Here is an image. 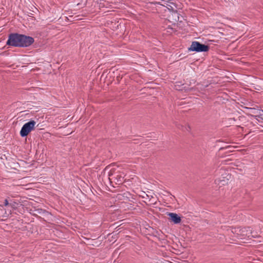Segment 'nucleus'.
I'll return each mask as SVG.
<instances>
[{
  "instance_id": "1",
  "label": "nucleus",
  "mask_w": 263,
  "mask_h": 263,
  "mask_svg": "<svg viewBox=\"0 0 263 263\" xmlns=\"http://www.w3.org/2000/svg\"><path fill=\"white\" fill-rule=\"evenodd\" d=\"M34 42L30 36L17 33L10 34L7 41V45L14 47H28Z\"/></svg>"
},
{
  "instance_id": "2",
  "label": "nucleus",
  "mask_w": 263,
  "mask_h": 263,
  "mask_svg": "<svg viewBox=\"0 0 263 263\" xmlns=\"http://www.w3.org/2000/svg\"><path fill=\"white\" fill-rule=\"evenodd\" d=\"M231 232L234 234L236 238L240 239H243L246 238H250L251 237H256L255 235L252 234V230L249 227L232 228L231 229Z\"/></svg>"
},
{
  "instance_id": "3",
  "label": "nucleus",
  "mask_w": 263,
  "mask_h": 263,
  "mask_svg": "<svg viewBox=\"0 0 263 263\" xmlns=\"http://www.w3.org/2000/svg\"><path fill=\"white\" fill-rule=\"evenodd\" d=\"M219 174H221V176L215 179V183L219 186V187H221L228 184L229 181L231 178V175L228 172L224 170H220Z\"/></svg>"
},
{
  "instance_id": "4",
  "label": "nucleus",
  "mask_w": 263,
  "mask_h": 263,
  "mask_svg": "<svg viewBox=\"0 0 263 263\" xmlns=\"http://www.w3.org/2000/svg\"><path fill=\"white\" fill-rule=\"evenodd\" d=\"M35 124L36 122L34 120H31L26 123L21 128L20 135L22 137L27 136L30 132L35 128Z\"/></svg>"
},
{
  "instance_id": "5",
  "label": "nucleus",
  "mask_w": 263,
  "mask_h": 263,
  "mask_svg": "<svg viewBox=\"0 0 263 263\" xmlns=\"http://www.w3.org/2000/svg\"><path fill=\"white\" fill-rule=\"evenodd\" d=\"M189 51L196 52H206L209 49L208 45L202 44L198 42L194 41L192 43L191 45L189 48Z\"/></svg>"
},
{
  "instance_id": "6",
  "label": "nucleus",
  "mask_w": 263,
  "mask_h": 263,
  "mask_svg": "<svg viewBox=\"0 0 263 263\" xmlns=\"http://www.w3.org/2000/svg\"><path fill=\"white\" fill-rule=\"evenodd\" d=\"M167 215L170 217V220L175 224L179 223L181 221V218L176 213H168Z\"/></svg>"
},
{
  "instance_id": "7",
  "label": "nucleus",
  "mask_w": 263,
  "mask_h": 263,
  "mask_svg": "<svg viewBox=\"0 0 263 263\" xmlns=\"http://www.w3.org/2000/svg\"><path fill=\"white\" fill-rule=\"evenodd\" d=\"M159 1H158V2H156L155 3L161 5L162 6H165V5H168V3H169L168 0H159Z\"/></svg>"
},
{
  "instance_id": "8",
  "label": "nucleus",
  "mask_w": 263,
  "mask_h": 263,
  "mask_svg": "<svg viewBox=\"0 0 263 263\" xmlns=\"http://www.w3.org/2000/svg\"><path fill=\"white\" fill-rule=\"evenodd\" d=\"M16 203L15 202H10L9 205L11 206L13 209H15L16 207L15 206Z\"/></svg>"
},
{
  "instance_id": "9",
  "label": "nucleus",
  "mask_w": 263,
  "mask_h": 263,
  "mask_svg": "<svg viewBox=\"0 0 263 263\" xmlns=\"http://www.w3.org/2000/svg\"><path fill=\"white\" fill-rule=\"evenodd\" d=\"M173 14H174L175 17V20H176V18H179L178 13H177L176 11L173 12Z\"/></svg>"
},
{
  "instance_id": "10",
  "label": "nucleus",
  "mask_w": 263,
  "mask_h": 263,
  "mask_svg": "<svg viewBox=\"0 0 263 263\" xmlns=\"http://www.w3.org/2000/svg\"><path fill=\"white\" fill-rule=\"evenodd\" d=\"M9 204H10V203H9L8 200L7 199H5V202H4L5 206H7V205H9Z\"/></svg>"
},
{
  "instance_id": "11",
  "label": "nucleus",
  "mask_w": 263,
  "mask_h": 263,
  "mask_svg": "<svg viewBox=\"0 0 263 263\" xmlns=\"http://www.w3.org/2000/svg\"><path fill=\"white\" fill-rule=\"evenodd\" d=\"M1 206V205H0V206Z\"/></svg>"
}]
</instances>
